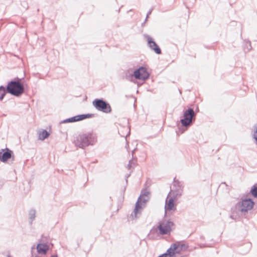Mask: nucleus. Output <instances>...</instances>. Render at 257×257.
<instances>
[{"label": "nucleus", "mask_w": 257, "mask_h": 257, "mask_svg": "<svg viewBox=\"0 0 257 257\" xmlns=\"http://www.w3.org/2000/svg\"><path fill=\"white\" fill-rule=\"evenodd\" d=\"M134 75L135 77L138 79L145 80L149 77L150 74L145 67H140L138 70H136Z\"/></svg>", "instance_id": "1a4fd4ad"}, {"label": "nucleus", "mask_w": 257, "mask_h": 257, "mask_svg": "<svg viewBox=\"0 0 257 257\" xmlns=\"http://www.w3.org/2000/svg\"><path fill=\"white\" fill-rule=\"evenodd\" d=\"M93 116V114H83L74 116L73 117L66 119L62 121V123H68L76 122L85 119L86 118H90Z\"/></svg>", "instance_id": "9d476101"}, {"label": "nucleus", "mask_w": 257, "mask_h": 257, "mask_svg": "<svg viewBox=\"0 0 257 257\" xmlns=\"http://www.w3.org/2000/svg\"><path fill=\"white\" fill-rule=\"evenodd\" d=\"M97 137L93 132L80 134L74 138L73 144L81 149H85L89 146H93L97 142Z\"/></svg>", "instance_id": "f257e3e1"}, {"label": "nucleus", "mask_w": 257, "mask_h": 257, "mask_svg": "<svg viewBox=\"0 0 257 257\" xmlns=\"http://www.w3.org/2000/svg\"><path fill=\"white\" fill-rule=\"evenodd\" d=\"M36 210L34 209H31L29 212V216L30 224H32L33 221L35 219L36 217Z\"/></svg>", "instance_id": "f3484780"}, {"label": "nucleus", "mask_w": 257, "mask_h": 257, "mask_svg": "<svg viewBox=\"0 0 257 257\" xmlns=\"http://www.w3.org/2000/svg\"><path fill=\"white\" fill-rule=\"evenodd\" d=\"M174 226V224L172 221L164 220L160 223L159 229L160 233L162 234H167L170 232L172 228Z\"/></svg>", "instance_id": "0eeeda50"}, {"label": "nucleus", "mask_w": 257, "mask_h": 257, "mask_svg": "<svg viewBox=\"0 0 257 257\" xmlns=\"http://www.w3.org/2000/svg\"><path fill=\"white\" fill-rule=\"evenodd\" d=\"M23 79L16 77L9 82L6 87L7 92L15 96H20L25 91L24 85L22 82Z\"/></svg>", "instance_id": "f03ea898"}, {"label": "nucleus", "mask_w": 257, "mask_h": 257, "mask_svg": "<svg viewBox=\"0 0 257 257\" xmlns=\"http://www.w3.org/2000/svg\"><path fill=\"white\" fill-rule=\"evenodd\" d=\"M150 194V192H149V191L148 190H147L146 189H144L142 191L140 197H139L138 201L137 202V208L139 207V203H140L142 197H145V196L149 197Z\"/></svg>", "instance_id": "2eb2a0df"}, {"label": "nucleus", "mask_w": 257, "mask_h": 257, "mask_svg": "<svg viewBox=\"0 0 257 257\" xmlns=\"http://www.w3.org/2000/svg\"><path fill=\"white\" fill-rule=\"evenodd\" d=\"M7 257H12V256L11 255L8 254V255H7Z\"/></svg>", "instance_id": "4be33fe9"}, {"label": "nucleus", "mask_w": 257, "mask_h": 257, "mask_svg": "<svg viewBox=\"0 0 257 257\" xmlns=\"http://www.w3.org/2000/svg\"><path fill=\"white\" fill-rule=\"evenodd\" d=\"M12 154L13 152L9 149L2 150V152H0V161L3 162H7L11 158Z\"/></svg>", "instance_id": "f8f14e48"}, {"label": "nucleus", "mask_w": 257, "mask_h": 257, "mask_svg": "<svg viewBox=\"0 0 257 257\" xmlns=\"http://www.w3.org/2000/svg\"><path fill=\"white\" fill-rule=\"evenodd\" d=\"M188 247V245L183 242H176L170 246L167 251L171 257H176L177 254L186 251Z\"/></svg>", "instance_id": "7ed1b4c3"}, {"label": "nucleus", "mask_w": 257, "mask_h": 257, "mask_svg": "<svg viewBox=\"0 0 257 257\" xmlns=\"http://www.w3.org/2000/svg\"><path fill=\"white\" fill-rule=\"evenodd\" d=\"M254 202L250 199H245L236 204V206L241 212H247L252 209Z\"/></svg>", "instance_id": "423d86ee"}, {"label": "nucleus", "mask_w": 257, "mask_h": 257, "mask_svg": "<svg viewBox=\"0 0 257 257\" xmlns=\"http://www.w3.org/2000/svg\"><path fill=\"white\" fill-rule=\"evenodd\" d=\"M149 197H142L139 205V207L137 208V203L136 204L135 208L134 209V215L135 217L137 218L138 217V215L140 214L142 212L143 209L145 207L146 202L149 200Z\"/></svg>", "instance_id": "9b49d317"}, {"label": "nucleus", "mask_w": 257, "mask_h": 257, "mask_svg": "<svg viewBox=\"0 0 257 257\" xmlns=\"http://www.w3.org/2000/svg\"><path fill=\"white\" fill-rule=\"evenodd\" d=\"M178 182H176V181H175L174 182V185H175L176 184H178Z\"/></svg>", "instance_id": "412c9836"}, {"label": "nucleus", "mask_w": 257, "mask_h": 257, "mask_svg": "<svg viewBox=\"0 0 257 257\" xmlns=\"http://www.w3.org/2000/svg\"><path fill=\"white\" fill-rule=\"evenodd\" d=\"M49 133L45 130L39 133V139L40 140H44L49 136Z\"/></svg>", "instance_id": "dca6fc26"}, {"label": "nucleus", "mask_w": 257, "mask_h": 257, "mask_svg": "<svg viewBox=\"0 0 257 257\" xmlns=\"http://www.w3.org/2000/svg\"><path fill=\"white\" fill-rule=\"evenodd\" d=\"M195 115L194 111L192 108H189L184 113V118L181 121L183 125L188 126L190 125L192 121L193 116Z\"/></svg>", "instance_id": "6e6552de"}, {"label": "nucleus", "mask_w": 257, "mask_h": 257, "mask_svg": "<svg viewBox=\"0 0 257 257\" xmlns=\"http://www.w3.org/2000/svg\"><path fill=\"white\" fill-rule=\"evenodd\" d=\"M177 197L175 196V193L173 191H171L169 194L166 200V204L165 206V213H169L171 211H175L176 209V201Z\"/></svg>", "instance_id": "20e7f679"}, {"label": "nucleus", "mask_w": 257, "mask_h": 257, "mask_svg": "<svg viewBox=\"0 0 257 257\" xmlns=\"http://www.w3.org/2000/svg\"><path fill=\"white\" fill-rule=\"evenodd\" d=\"M147 41L150 48L153 50L156 53L158 54H160L161 53V50L160 48L156 43V42L153 40L152 38L148 37Z\"/></svg>", "instance_id": "ddd939ff"}, {"label": "nucleus", "mask_w": 257, "mask_h": 257, "mask_svg": "<svg viewBox=\"0 0 257 257\" xmlns=\"http://www.w3.org/2000/svg\"><path fill=\"white\" fill-rule=\"evenodd\" d=\"M250 193L253 196L257 197V183L252 186Z\"/></svg>", "instance_id": "6ab92c4d"}, {"label": "nucleus", "mask_w": 257, "mask_h": 257, "mask_svg": "<svg viewBox=\"0 0 257 257\" xmlns=\"http://www.w3.org/2000/svg\"><path fill=\"white\" fill-rule=\"evenodd\" d=\"M48 249L49 246L46 243H39L37 245V252L39 254H45Z\"/></svg>", "instance_id": "4468645a"}, {"label": "nucleus", "mask_w": 257, "mask_h": 257, "mask_svg": "<svg viewBox=\"0 0 257 257\" xmlns=\"http://www.w3.org/2000/svg\"><path fill=\"white\" fill-rule=\"evenodd\" d=\"M92 105L97 110L104 113H109L111 111L110 105L101 99H95L92 101Z\"/></svg>", "instance_id": "39448f33"}, {"label": "nucleus", "mask_w": 257, "mask_h": 257, "mask_svg": "<svg viewBox=\"0 0 257 257\" xmlns=\"http://www.w3.org/2000/svg\"><path fill=\"white\" fill-rule=\"evenodd\" d=\"M51 257H58V256L56 254H54V255H52Z\"/></svg>", "instance_id": "aec40b11"}, {"label": "nucleus", "mask_w": 257, "mask_h": 257, "mask_svg": "<svg viewBox=\"0 0 257 257\" xmlns=\"http://www.w3.org/2000/svg\"><path fill=\"white\" fill-rule=\"evenodd\" d=\"M6 90L5 87L3 86H0V100H2L5 96Z\"/></svg>", "instance_id": "a211bd4d"}]
</instances>
